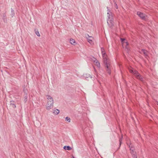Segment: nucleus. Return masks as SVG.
I'll return each instance as SVG.
<instances>
[{
	"label": "nucleus",
	"mask_w": 158,
	"mask_h": 158,
	"mask_svg": "<svg viewBox=\"0 0 158 158\" xmlns=\"http://www.w3.org/2000/svg\"><path fill=\"white\" fill-rule=\"evenodd\" d=\"M102 54L103 57V61L104 64V66L106 68V70L109 74L111 73V70L109 68L110 61L106 57V53L103 48H101Z\"/></svg>",
	"instance_id": "f257e3e1"
},
{
	"label": "nucleus",
	"mask_w": 158,
	"mask_h": 158,
	"mask_svg": "<svg viewBox=\"0 0 158 158\" xmlns=\"http://www.w3.org/2000/svg\"><path fill=\"white\" fill-rule=\"evenodd\" d=\"M48 99L46 109L48 110H50L53 106V100L52 97L49 95L46 96Z\"/></svg>",
	"instance_id": "f03ea898"
},
{
	"label": "nucleus",
	"mask_w": 158,
	"mask_h": 158,
	"mask_svg": "<svg viewBox=\"0 0 158 158\" xmlns=\"http://www.w3.org/2000/svg\"><path fill=\"white\" fill-rule=\"evenodd\" d=\"M107 23L109 27L110 28H112L114 26V21L113 18L109 19H107Z\"/></svg>",
	"instance_id": "7ed1b4c3"
},
{
	"label": "nucleus",
	"mask_w": 158,
	"mask_h": 158,
	"mask_svg": "<svg viewBox=\"0 0 158 158\" xmlns=\"http://www.w3.org/2000/svg\"><path fill=\"white\" fill-rule=\"evenodd\" d=\"M23 91L24 92V102L25 103L27 101L28 91L27 90L25 89V88L23 89Z\"/></svg>",
	"instance_id": "20e7f679"
},
{
	"label": "nucleus",
	"mask_w": 158,
	"mask_h": 158,
	"mask_svg": "<svg viewBox=\"0 0 158 158\" xmlns=\"http://www.w3.org/2000/svg\"><path fill=\"white\" fill-rule=\"evenodd\" d=\"M136 78L140 81L143 82L144 81V77L142 76L138 72H136Z\"/></svg>",
	"instance_id": "39448f33"
},
{
	"label": "nucleus",
	"mask_w": 158,
	"mask_h": 158,
	"mask_svg": "<svg viewBox=\"0 0 158 158\" xmlns=\"http://www.w3.org/2000/svg\"><path fill=\"white\" fill-rule=\"evenodd\" d=\"M137 14L143 20H146L145 15L143 13L140 11H137Z\"/></svg>",
	"instance_id": "423d86ee"
},
{
	"label": "nucleus",
	"mask_w": 158,
	"mask_h": 158,
	"mask_svg": "<svg viewBox=\"0 0 158 158\" xmlns=\"http://www.w3.org/2000/svg\"><path fill=\"white\" fill-rule=\"evenodd\" d=\"M107 9L108 12L107 13V19H111V18H113V16L112 15V12L110 11V10H109V7H107Z\"/></svg>",
	"instance_id": "0eeeda50"
},
{
	"label": "nucleus",
	"mask_w": 158,
	"mask_h": 158,
	"mask_svg": "<svg viewBox=\"0 0 158 158\" xmlns=\"http://www.w3.org/2000/svg\"><path fill=\"white\" fill-rule=\"evenodd\" d=\"M93 59H93V60L94 62L96 63V64L97 65L98 67H100V65L99 62L98 61L96 58L94 57Z\"/></svg>",
	"instance_id": "6e6552de"
},
{
	"label": "nucleus",
	"mask_w": 158,
	"mask_h": 158,
	"mask_svg": "<svg viewBox=\"0 0 158 158\" xmlns=\"http://www.w3.org/2000/svg\"><path fill=\"white\" fill-rule=\"evenodd\" d=\"M2 19L4 23H6L7 22V19L6 13H5L3 14L2 16Z\"/></svg>",
	"instance_id": "1a4fd4ad"
},
{
	"label": "nucleus",
	"mask_w": 158,
	"mask_h": 158,
	"mask_svg": "<svg viewBox=\"0 0 158 158\" xmlns=\"http://www.w3.org/2000/svg\"><path fill=\"white\" fill-rule=\"evenodd\" d=\"M129 71L130 73L134 74L135 76H136V74L137 73L136 72H138L137 71L134 70L132 68L131 69H130L129 70Z\"/></svg>",
	"instance_id": "9d476101"
},
{
	"label": "nucleus",
	"mask_w": 158,
	"mask_h": 158,
	"mask_svg": "<svg viewBox=\"0 0 158 158\" xmlns=\"http://www.w3.org/2000/svg\"><path fill=\"white\" fill-rule=\"evenodd\" d=\"M130 152L132 154L133 158H137L136 153L135 152L132 151V152Z\"/></svg>",
	"instance_id": "9b49d317"
},
{
	"label": "nucleus",
	"mask_w": 158,
	"mask_h": 158,
	"mask_svg": "<svg viewBox=\"0 0 158 158\" xmlns=\"http://www.w3.org/2000/svg\"><path fill=\"white\" fill-rule=\"evenodd\" d=\"M86 37L87 38V39L88 40V42L90 44H91L92 42V40L88 38V37L89 38H92V37L90 36L88 34H87L86 35Z\"/></svg>",
	"instance_id": "f8f14e48"
},
{
	"label": "nucleus",
	"mask_w": 158,
	"mask_h": 158,
	"mask_svg": "<svg viewBox=\"0 0 158 158\" xmlns=\"http://www.w3.org/2000/svg\"><path fill=\"white\" fill-rule=\"evenodd\" d=\"M83 77L85 78L86 80L87 78L90 77L91 78H92V77L89 75L87 74H85L83 75Z\"/></svg>",
	"instance_id": "ddd939ff"
},
{
	"label": "nucleus",
	"mask_w": 158,
	"mask_h": 158,
	"mask_svg": "<svg viewBox=\"0 0 158 158\" xmlns=\"http://www.w3.org/2000/svg\"><path fill=\"white\" fill-rule=\"evenodd\" d=\"M63 148L65 150H70L72 149V148L69 146H64Z\"/></svg>",
	"instance_id": "4468645a"
},
{
	"label": "nucleus",
	"mask_w": 158,
	"mask_h": 158,
	"mask_svg": "<svg viewBox=\"0 0 158 158\" xmlns=\"http://www.w3.org/2000/svg\"><path fill=\"white\" fill-rule=\"evenodd\" d=\"M14 101H11L10 102V105L12 106V107L14 108H16V106L15 105L14 103Z\"/></svg>",
	"instance_id": "2eb2a0df"
},
{
	"label": "nucleus",
	"mask_w": 158,
	"mask_h": 158,
	"mask_svg": "<svg viewBox=\"0 0 158 158\" xmlns=\"http://www.w3.org/2000/svg\"><path fill=\"white\" fill-rule=\"evenodd\" d=\"M70 42L72 44L75 45V41L73 39H71L70 40Z\"/></svg>",
	"instance_id": "dca6fc26"
},
{
	"label": "nucleus",
	"mask_w": 158,
	"mask_h": 158,
	"mask_svg": "<svg viewBox=\"0 0 158 158\" xmlns=\"http://www.w3.org/2000/svg\"><path fill=\"white\" fill-rule=\"evenodd\" d=\"M60 112L59 110L58 109H55V110H54L53 113L54 114H57L59 113Z\"/></svg>",
	"instance_id": "f3484780"
},
{
	"label": "nucleus",
	"mask_w": 158,
	"mask_h": 158,
	"mask_svg": "<svg viewBox=\"0 0 158 158\" xmlns=\"http://www.w3.org/2000/svg\"><path fill=\"white\" fill-rule=\"evenodd\" d=\"M10 15L11 16V17L12 18L15 15V12L14 10L12 9H11V14Z\"/></svg>",
	"instance_id": "a211bd4d"
},
{
	"label": "nucleus",
	"mask_w": 158,
	"mask_h": 158,
	"mask_svg": "<svg viewBox=\"0 0 158 158\" xmlns=\"http://www.w3.org/2000/svg\"><path fill=\"white\" fill-rule=\"evenodd\" d=\"M141 51L143 52L145 55H147V51L146 50L144 49H142Z\"/></svg>",
	"instance_id": "6ab92c4d"
},
{
	"label": "nucleus",
	"mask_w": 158,
	"mask_h": 158,
	"mask_svg": "<svg viewBox=\"0 0 158 158\" xmlns=\"http://www.w3.org/2000/svg\"><path fill=\"white\" fill-rule=\"evenodd\" d=\"M66 121H68L69 123L70 122L71 119L70 118L68 117H67L65 118Z\"/></svg>",
	"instance_id": "aec40b11"
},
{
	"label": "nucleus",
	"mask_w": 158,
	"mask_h": 158,
	"mask_svg": "<svg viewBox=\"0 0 158 158\" xmlns=\"http://www.w3.org/2000/svg\"><path fill=\"white\" fill-rule=\"evenodd\" d=\"M120 40L121 41V43L123 44L124 43H125V41L126 40V39L124 38H120Z\"/></svg>",
	"instance_id": "412c9836"
},
{
	"label": "nucleus",
	"mask_w": 158,
	"mask_h": 158,
	"mask_svg": "<svg viewBox=\"0 0 158 158\" xmlns=\"http://www.w3.org/2000/svg\"><path fill=\"white\" fill-rule=\"evenodd\" d=\"M35 33L38 36H40V34L39 33V32H38V30H35Z\"/></svg>",
	"instance_id": "4be33fe9"
},
{
	"label": "nucleus",
	"mask_w": 158,
	"mask_h": 158,
	"mask_svg": "<svg viewBox=\"0 0 158 158\" xmlns=\"http://www.w3.org/2000/svg\"><path fill=\"white\" fill-rule=\"evenodd\" d=\"M122 137L121 138H120L119 139V147H120L121 144L122 143Z\"/></svg>",
	"instance_id": "5701e85b"
},
{
	"label": "nucleus",
	"mask_w": 158,
	"mask_h": 158,
	"mask_svg": "<svg viewBox=\"0 0 158 158\" xmlns=\"http://www.w3.org/2000/svg\"><path fill=\"white\" fill-rule=\"evenodd\" d=\"M129 148L130 149V150L131 151V152H132V151H134V148L132 147H130V146H129Z\"/></svg>",
	"instance_id": "b1692460"
},
{
	"label": "nucleus",
	"mask_w": 158,
	"mask_h": 158,
	"mask_svg": "<svg viewBox=\"0 0 158 158\" xmlns=\"http://www.w3.org/2000/svg\"><path fill=\"white\" fill-rule=\"evenodd\" d=\"M125 43H126V48H127V46H128L129 45V43L127 41H126Z\"/></svg>",
	"instance_id": "393cba45"
},
{
	"label": "nucleus",
	"mask_w": 158,
	"mask_h": 158,
	"mask_svg": "<svg viewBox=\"0 0 158 158\" xmlns=\"http://www.w3.org/2000/svg\"><path fill=\"white\" fill-rule=\"evenodd\" d=\"M115 7L116 8L118 9V6H117V4L116 3H115Z\"/></svg>",
	"instance_id": "a878e982"
},
{
	"label": "nucleus",
	"mask_w": 158,
	"mask_h": 158,
	"mask_svg": "<svg viewBox=\"0 0 158 158\" xmlns=\"http://www.w3.org/2000/svg\"><path fill=\"white\" fill-rule=\"evenodd\" d=\"M157 105H158V102L157 103Z\"/></svg>",
	"instance_id": "bb28decb"
}]
</instances>
